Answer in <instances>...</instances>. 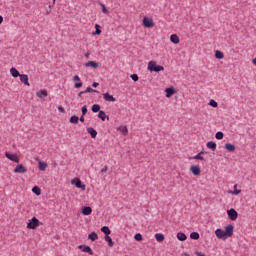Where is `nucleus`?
Masks as SVG:
<instances>
[{"label":"nucleus","instance_id":"43","mask_svg":"<svg viewBox=\"0 0 256 256\" xmlns=\"http://www.w3.org/2000/svg\"><path fill=\"white\" fill-rule=\"evenodd\" d=\"M209 105H211V107H217V102L215 100H210Z\"/></svg>","mask_w":256,"mask_h":256},{"label":"nucleus","instance_id":"7","mask_svg":"<svg viewBox=\"0 0 256 256\" xmlns=\"http://www.w3.org/2000/svg\"><path fill=\"white\" fill-rule=\"evenodd\" d=\"M190 171L196 177H199V175H201V167H199V165H192V166H190Z\"/></svg>","mask_w":256,"mask_h":256},{"label":"nucleus","instance_id":"21","mask_svg":"<svg viewBox=\"0 0 256 256\" xmlns=\"http://www.w3.org/2000/svg\"><path fill=\"white\" fill-rule=\"evenodd\" d=\"M176 237L178 241H187V235H185V233L178 232Z\"/></svg>","mask_w":256,"mask_h":256},{"label":"nucleus","instance_id":"31","mask_svg":"<svg viewBox=\"0 0 256 256\" xmlns=\"http://www.w3.org/2000/svg\"><path fill=\"white\" fill-rule=\"evenodd\" d=\"M92 111L93 113H99V111H101V106L99 104H94L92 106Z\"/></svg>","mask_w":256,"mask_h":256},{"label":"nucleus","instance_id":"23","mask_svg":"<svg viewBox=\"0 0 256 256\" xmlns=\"http://www.w3.org/2000/svg\"><path fill=\"white\" fill-rule=\"evenodd\" d=\"M98 118L101 119L102 121H105V119H109V116L105 114V111L100 110L98 113Z\"/></svg>","mask_w":256,"mask_h":256},{"label":"nucleus","instance_id":"27","mask_svg":"<svg viewBox=\"0 0 256 256\" xmlns=\"http://www.w3.org/2000/svg\"><path fill=\"white\" fill-rule=\"evenodd\" d=\"M203 155H205V152L201 151L197 155L193 157L195 160L205 161V158H203Z\"/></svg>","mask_w":256,"mask_h":256},{"label":"nucleus","instance_id":"5","mask_svg":"<svg viewBox=\"0 0 256 256\" xmlns=\"http://www.w3.org/2000/svg\"><path fill=\"white\" fill-rule=\"evenodd\" d=\"M5 157L7 159H9L10 161H13V163H19L21 161V159L19 158V156L17 154H11L9 152H6Z\"/></svg>","mask_w":256,"mask_h":256},{"label":"nucleus","instance_id":"19","mask_svg":"<svg viewBox=\"0 0 256 256\" xmlns=\"http://www.w3.org/2000/svg\"><path fill=\"white\" fill-rule=\"evenodd\" d=\"M82 213L83 215H91V213H93V209L89 206H85L82 208Z\"/></svg>","mask_w":256,"mask_h":256},{"label":"nucleus","instance_id":"13","mask_svg":"<svg viewBox=\"0 0 256 256\" xmlns=\"http://www.w3.org/2000/svg\"><path fill=\"white\" fill-rule=\"evenodd\" d=\"M79 249H82L83 253H89L90 255H93V249L87 245H80Z\"/></svg>","mask_w":256,"mask_h":256},{"label":"nucleus","instance_id":"42","mask_svg":"<svg viewBox=\"0 0 256 256\" xmlns=\"http://www.w3.org/2000/svg\"><path fill=\"white\" fill-rule=\"evenodd\" d=\"M130 77L132 81H135V82L139 81V76L137 74H132Z\"/></svg>","mask_w":256,"mask_h":256},{"label":"nucleus","instance_id":"56","mask_svg":"<svg viewBox=\"0 0 256 256\" xmlns=\"http://www.w3.org/2000/svg\"><path fill=\"white\" fill-rule=\"evenodd\" d=\"M52 7H53V6H52V5H50V6H49V9H51Z\"/></svg>","mask_w":256,"mask_h":256},{"label":"nucleus","instance_id":"14","mask_svg":"<svg viewBox=\"0 0 256 256\" xmlns=\"http://www.w3.org/2000/svg\"><path fill=\"white\" fill-rule=\"evenodd\" d=\"M165 93H166V97L169 99V97H172V95H175L177 91H175L174 87H170V88H166Z\"/></svg>","mask_w":256,"mask_h":256},{"label":"nucleus","instance_id":"46","mask_svg":"<svg viewBox=\"0 0 256 256\" xmlns=\"http://www.w3.org/2000/svg\"><path fill=\"white\" fill-rule=\"evenodd\" d=\"M102 11H103V13H109L107 8L105 7V4H102Z\"/></svg>","mask_w":256,"mask_h":256},{"label":"nucleus","instance_id":"50","mask_svg":"<svg viewBox=\"0 0 256 256\" xmlns=\"http://www.w3.org/2000/svg\"><path fill=\"white\" fill-rule=\"evenodd\" d=\"M107 169H108V167L104 166V168L101 169V173H107Z\"/></svg>","mask_w":256,"mask_h":256},{"label":"nucleus","instance_id":"47","mask_svg":"<svg viewBox=\"0 0 256 256\" xmlns=\"http://www.w3.org/2000/svg\"><path fill=\"white\" fill-rule=\"evenodd\" d=\"M58 111H60V113H65V108H63V106H58Z\"/></svg>","mask_w":256,"mask_h":256},{"label":"nucleus","instance_id":"54","mask_svg":"<svg viewBox=\"0 0 256 256\" xmlns=\"http://www.w3.org/2000/svg\"><path fill=\"white\" fill-rule=\"evenodd\" d=\"M49 13H51V10H50V11H47V15H49Z\"/></svg>","mask_w":256,"mask_h":256},{"label":"nucleus","instance_id":"25","mask_svg":"<svg viewBox=\"0 0 256 256\" xmlns=\"http://www.w3.org/2000/svg\"><path fill=\"white\" fill-rule=\"evenodd\" d=\"M87 132L91 135L92 139H95L97 137V130L94 128H87Z\"/></svg>","mask_w":256,"mask_h":256},{"label":"nucleus","instance_id":"18","mask_svg":"<svg viewBox=\"0 0 256 256\" xmlns=\"http://www.w3.org/2000/svg\"><path fill=\"white\" fill-rule=\"evenodd\" d=\"M206 147L212 151H215L217 149V144L213 141H209L207 142Z\"/></svg>","mask_w":256,"mask_h":256},{"label":"nucleus","instance_id":"52","mask_svg":"<svg viewBox=\"0 0 256 256\" xmlns=\"http://www.w3.org/2000/svg\"><path fill=\"white\" fill-rule=\"evenodd\" d=\"M3 23V16H0V25Z\"/></svg>","mask_w":256,"mask_h":256},{"label":"nucleus","instance_id":"35","mask_svg":"<svg viewBox=\"0 0 256 256\" xmlns=\"http://www.w3.org/2000/svg\"><path fill=\"white\" fill-rule=\"evenodd\" d=\"M32 192H34L35 195H41V188H39L38 186H34L32 188Z\"/></svg>","mask_w":256,"mask_h":256},{"label":"nucleus","instance_id":"57","mask_svg":"<svg viewBox=\"0 0 256 256\" xmlns=\"http://www.w3.org/2000/svg\"><path fill=\"white\" fill-rule=\"evenodd\" d=\"M185 256H189V254H188V253H185Z\"/></svg>","mask_w":256,"mask_h":256},{"label":"nucleus","instance_id":"45","mask_svg":"<svg viewBox=\"0 0 256 256\" xmlns=\"http://www.w3.org/2000/svg\"><path fill=\"white\" fill-rule=\"evenodd\" d=\"M82 115H87V105L82 107Z\"/></svg>","mask_w":256,"mask_h":256},{"label":"nucleus","instance_id":"9","mask_svg":"<svg viewBox=\"0 0 256 256\" xmlns=\"http://www.w3.org/2000/svg\"><path fill=\"white\" fill-rule=\"evenodd\" d=\"M19 77L21 83H24L26 87H31V84L29 83V76L27 74H20Z\"/></svg>","mask_w":256,"mask_h":256},{"label":"nucleus","instance_id":"44","mask_svg":"<svg viewBox=\"0 0 256 256\" xmlns=\"http://www.w3.org/2000/svg\"><path fill=\"white\" fill-rule=\"evenodd\" d=\"M81 87H83V82H77V83H75V88H76V89H79V88H81Z\"/></svg>","mask_w":256,"mask_h":256},{"label":"nucleus","instance_id":"29","mask_svg":"<svg viewBox=\"0 0 256 256\" xmlns=\"http://www.w3.org/2000/svg\"><path fill=\"white\" fill-rule=\"evenodd\" d=\"M88 239H90V241H97V239H99V236L97 235V233L91 232V233L88 235Z\"/></svg>","mask_w":256,"mask_h":256},{"label":"nucleus","instance_id":"30","mask_svg":"<svg viewBox=\"0 0 256 256\" xmlns=\"http://www.w3.org/2000/svg\"><path fill=\"white\" fill-rule=\"evenodd\" d=\"M105 241L108 243L109 247H113L115 243L113 242V239L110 238V236H105Z\"/></svg>","mask_w":256,"mask_h":256},{"label":"nucleus","instance_id":"49","mask_svg":"<svg viewBox=\"0 0 256 256\" xmlns=\"http://www.w3.org/2000/svg\"><path fill=\"white\" fill-rule=\"evenodd\" d=\"M79 121H81V123L85 122V115L82 114V116L80 117Z\"/></svg>","mask_w":256,"mask_h":256},{"label":"nucleus","instance_id":"48","mask_svg":"<svg viewBox=\"0 0 256 256\" xmlns=\"http://www.w3.org/2000/svg\"><path fill=\"white\" fill-rule=\"evenodd\" d=\"M73 81H81V78H79L78 75H75V76L73 77Z\"/></svg>","mask_w":256,"mask_h":256},{"label":"nucleus","instance_id":"10","mask_svg":"<svg viewBox=\"0 0 256 256\" xmlns=\"http://www.w3.org/2000/svg\"><path fill=\"white\" fill-rule=\"evenodd\" d=\"M233 229H234V227H233V225H231V224H229V225H227V226L225 227L224 233H225V235H226L227 238L233 237Z\"/></svg>","mask_w":256,"mask_h":256},{"label":"nucleus","instance_id":"2","mask_svg":"<svg viewBox=\"0 0 256 256\" xmlns=\"http://www.w3.org/2000/svg\"><path fill=\"white\" fill-rule=\"evenodd\" d=\"M40 225H43L37 217H33L29 222L27 223V229H35L36 227H40Z\"/></svg>","mask_w":256,"mask_h":256},{"label":"nucleus","instance_id":"17","mask_svg":"<svg viewBox=\"0 0 256 256\" xmlns=\"http://www.w3.org/2000/svg\"><path fill=\"white\" fill-rule=\"evenodd\" d=\"M48 95L47 90H40L36 93V97H39V99H43V97H47Z\"/></svg>","mask_w":256,"mask_h":256},{"label":"nucleus","instance_id":"26","mask_svg":"<svg viewBox=\"0 0 256 256\" xmlns=\"http://www.w3.org/2000/svg\"><path fill=\"white\" fill-rule=\"evenodd\" d=\"M225 149H226V151L233 153V151H235V145H233L231 143H227V144H225Z\"/></svg>","mask_w":256,"mask_h":256},{"label":"nucleus","instance_id":"15","mask_svg":"<svg viewBox=\"0 0 256 256\" xmlns=\"http://www.w3.org/2000/svg\"><path fill=\"white\" fill-rule=\"evenodd\" d=\"M103 99H104L105 101H110V102H112V103H115V101H116L115 97H113V95H111V94H109V93H104V94H103Z\"/></svg>","mask_w":256,"mask_h":256},{"label":"nucleus","instance_id":"4","mask_svg":"<svg viewBox=\"0 0 256 256\" xmlns=\"http://www.w3.org/2000/svg\"><path fill=\"white\" fill-rule=\"evenodd\" d=\"M227 215L231 221H237V217H239V214L237 213V210L234 208H231L230 210H227Z\"/></svg>","mask_w":256,"mask_h":256},{"label":"nucleus","instance_id":"24","mask_svg":"<svg viewBox=\"0 0 256 256\" xmlns=\"http://www.w3.org/2000/svg\"><path fill=\"white\" fill-rule=\"evenodd\" d=\"M85 67H93V69H97V67H99V64L95 61H89L85 64Z\"/></svg>","mask_w":256,"mask_h":256},{"label":"nucleus","instance_id":"41","mask_svg":"<svg viewBox=\"0 0 256 256\" xmlns=\"http://www.w3.org/2000/svg\"><path fill=\"white\" fill-rule=\"evenodd\" d=\"M84 93H97V90H94L91 87H87L86 90L84 91Z\"/></svg>","mask_w":256,"mask_h":256},{"label":"nucleus","instance_id":"36","mask_svg":"<svg viewBox=\"0 0 256 256\" xmlns=\"http://www.w3.org/2000/svg\"><path fill=\"white\" fill-rule=\"evenodd\" d=\"M101 26H99V24H95V29L96 31L93 32V35H101V29H100Z\"/></svg>","mask_w":256,"mask_h":256},{"label":"nucleus","instance_id":"8","mask_svg":"<svg viewBox=\"0 0 256 256\" xmlns=\"http://www.w3.org/2000/svg\"><path fill=\"white\" fill-rule=\"evenodd\" d=\"M215 235H216L217 239H224V240L228 239L225 234V230H223L221 228L216 229Z\"/></svg>","mask_w":256,"mask_h":256},{"label":"nucleus","instance_id":"32","mask_svg":"<svg viewBox=\"0 0 256 256\" xmlns=\"http://www.w3.org/2000/svg\"><path fill=\"white\" fill-rule=\"evenodd\" d=\"M101 231H102V233H105L106 236L111 235V230L107 226L102 227Z\"/></svg>","mask_w":256,"mask_h":256},{"label":"nucleus","instance_id":"38","mask_svg":"<svg viewBox=\"0 0 256 256\" xmlns=\"http://www.w3.org/2000/svg\"><path fill=\"white\" fill-rule=\"evenodd\" d=\"M135 241H143V235L141 233H137L134 236Z\"/></svg>","mask_w":256,"mask_h":256},{"label":"nucleus","instance_id":"53","mask_svg":"<svg viewBox=\"0 0 256 256\" xmlns=\"http://www.w3.org/2000/svg\"><path fill=\"white\" fill-rule=\"evenodd\" d=\"M83 93H85V91H81L78 95L79 97H81L83 95Z\"/></svg>","mask_w":256,"mask_h":256},{"label":"nucleus","instance_id":"12","mask_svg":"<svg viewBox=\"0 0 256 256\" xmlns=\"http://www.w3.org/2000/svg\"><path fill=\"white\" fill-rule=\"evenodd\" d=\"M14 173H27V167L23 166V164H19L15 167Z\"/></svg>","mask_w":256,"mask_h":256},{"label":"nucleus","instance_id":"20","mask_svg":"<svg viewBox=\"0 0 256 256\" xmlns=\"http://www.w3.org/2000/svg\"><path fill=\"white\" fill-rule=\"evenodd\" d=\"M170 41H171V43H174V45H178V43H179V36H177V34H172L170 36Z\"/></svg>","mask_w":256,"mask_h":256},{"label":"nucleus","instance_id":"39","mask_svg":"<svg viewBox=\"0 0 256 256\" xmlns=\"http://www.w3.org/2000/svg\"><path fill=\"white\" fill-rule=\"evenodd\" d=\"M240 193H241V190L237 189V184H235L232 195H240Z\"/></svg>","mask_w":256,"mask_h":256},{"label":"nucleus","instance_id":"6","mask_svg":"<svg viewBox=\"0 0 256 256\" xmlns=\"http://www.w3.org/2000/svg\"><path fill=\"white\" fill-rule=\"evenodd\" d=\"M143 25L147 27L148 29H151L152 27H155V22H153V19L144 17L143 18Z\"/></svg>","mask_w":256,"mask_h":256},{"label":"nucleus","instance_id":"33","mask_svg":"<svg viewBox=\"0 0 256 256\" xmlns=\"http://www.w3.org/2000/svg\"><path fill=\"white\" fill-rule=\"evenodd\" d=\"M215 57H216V59H223V57H225V55L223 54V52L216 50Z\"/></svg>","mask_w":256,"mask_h":256},{"label":"nucleus","instance_id":"40","mask_svg":"<svg viewBox=\"0 0 256 256\" xmlns=\"http://www.w3.org/2000/svg\"><path fill=\"white\" fill-rule=\"evenodd\" d=\"M223 137H224V135H223V132H221V131L217 132L215 135V138L218 140L223 139Z\"/></svg>","mask_w":256,"mask_h":256},{"label":"nucleus","instance_id":"16","mask_svg":"<svg viewBox=\"0 0 256 256\" xmlns=\"http://www.w3.org/2000/svg\"><path fill=\"white\" fill-rule=\"evenodd\" d=\"M10 74H11L12 77H14V78H17V77H20V76H21V74L19 73V70H17V68H15V67H12V68L10 69Z\"/></svg>","mask_w":256,"mask_h":256},{"label":"nucleus","instance_id":"51","mask_svg":"<svg viewBox=\"0 0 256 256\" xmlns=\"http://www.w3.org/2000/svg\"><path fill=\"white\" fill-rule=\"evenodd\" d=\"M92 87H99V83L94 82V83L92 84Z\"/></svg>","mask_w":256,"mask_h":256},{"label":"nucleus","instance_id":"11","mask_svg":"<svg viewBox=\"0 0 256 256\" xmlns=\"http://www.w3.org/2000/svg\"><path fill=\"white\" fill-rule=\"evenodd\" d=\"M36 161L38 163V168H39V171H45V169H47L48 167V164L47 162H43L41 159L39 158H36Z\"/></svg>","mask_w":256,"mask_h":256},{"label":"nucleus","instance_id":"3","mask_svg":"<svg viewBox=\"0 0 256 256\" xmlns=\"http://www.w3.org/2000/svg\"><path fill=\"white\" fill-rule=\"evenodd\" d=\"M71 184H72V185H75V187H77V189H82V191H85V189H86L85 184H83V183L81 182V179H79V178H74V179H72V180H71Z\"/></svg>","mask_w":256,"mask_h":256},{"label":"nucleus","instance_id":"28","mask_svg":"<svg viewBox=\"0 0 256 256\" xmlns=\"http://www.w3.org/2000/svg\"><path fill=\"white\" fill-rule=\"evenodd\" d=\"M118 131H121L122 135H129V129H127V126L118 127Z\"/></svg>","mask_w":256,"mask_h":256},{"label":"nucleus","instance_id":"55","mask_svg":"<svg viewBox=\"0 0 256 256\" xmlns=\"http://www.w3.org/2000/svg\"><path fill=\"white\" fill-rule=\"evenodd\" d=\"M55 1H56V0H53V5H55Z\"/></svg>","mask_w":256,"mask_h":256},{"label":"nucleus","instance_id":"34","mask_svg":"<svg viewBox=\"0 0 256 256\" xmlns=\"http://www.w3.org/2000/svg\"><path fill=\"white\" fill-rule=\"evenodd\" d=\"M70 123H73L74 125H77V123H79V117L77 116H72L70 118Z\"/></svg>","mask_w":256,"mask_h":256},{"label":"nucleus","instance_id":"22","mask_svg":"<svg viewBox=\"0 0 256 256\" xmlns=\"http://www.w3.org/2000/svg\"><path fill=\"white\" fill-rule=\"evenodd\" d=\"M155 239H156V241H158V243H161V242L165 241V235H163L162 233H156Z\"/></svg>","mask_w":256,"mask_h":256},{"label":"nucleus","instance_id":"1","mask_svg":"<svg viewBox=\"0 0 256 256\" xmlns=\"http://www.w3.org/2000/svg\"><path fill=\"white\" fill-rule=\"evenodd\" d=\"M148 71H150L151 73H159V71H165V67L161 66V65H157L156 61L151 60L150 62H148V67H147Z\"/></svg>","mask_w":256,"mask_h":256},{"label":"nucleus","instance_id":"37","mask_svg":"<svg viewBox=\"0 0 256 256\" xmlns=\"http://www.w3.org/2000/svg\"><path fill=\"white\" fill-rule=\"evenodd\" d=\"M190 238L194 239L195 241H197V239H199V233L198 232H192L190 234Z\"/></svg>","mask_w":256,"mask_h":256}]
</instances>
